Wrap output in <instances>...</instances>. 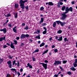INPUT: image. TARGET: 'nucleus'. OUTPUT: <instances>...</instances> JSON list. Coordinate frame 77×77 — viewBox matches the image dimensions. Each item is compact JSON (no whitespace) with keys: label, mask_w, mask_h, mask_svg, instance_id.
Returning <instances> with one entry per match:
<instances>
[{"label":"nucleus","mask_w":77,"mask_h":77,"mask_svg":"<svg viewBox=\"0 0 77 77\" xmlns=\"http://www.w3.org/2000/svg\"><path fill=\"white\" fill-rule=\"evenodd\" d=\"M19 3L20 4V7H21V8L22 9H24V1H20Z\"/></svg>","instance_id":"1"},{"label":"nucleus","mask_w":77,"mask_h":77,"mask_svg":"<svg viewBox=\"0 0 77 77\" xmlns=\"http://www.w3.org/2000/svg\"><path fill=\"white\" fill-rule=\"evenodd\" d=\"M56 22L58 25H59V24H60L61 26H65V25L66 24V23L65 22H62L59 21H57Z\"/></svg>","instance_id":"2"},{"label":"nucleus","mask_w":77,"mask_h":77,"mask_svg":"<svg viewBox=\"0 0 77 77\" xmlns=\"http://www.w3.org/2000/svg\"><path fill=\"white\" fill-rule=\"evenodd\" d=\"M67 13H65V12L64 13H63L62 14V17L61 19L63 20H64L65 19V18L67 17V15H66V14Z\"/></svg>","instance_id":"3"},{"label":"nucleus","mask_w":77,"mask_h":77,"mask_svg":"<svg viewBox=\"0 0 77 77\" xmlns=\"http://www.w3.org/2000/svg\"><path fill=\"white\" fill-rule=\"evenodd\" d=\"M40 64H41L43 66L44 68H45V69H47V64H45L43 63H39Z\"/></svg>","instance_id":"4"},{"label":"nucleus","mask_w":77,"mask_h":77,"mask_svg":"<svg viewBox=\"0 0 77 77\" xmlns=\"http://www.w3.org/2000/svg\"><path fill=\"white\" fill-rule=\"evenodd\" d=\"M7 64H8L9 67L10 68H12V64H11V61H8L7 62Z\"/></svg>","instance_id":"5"},{"label":"nucleus","mask_w":77,"mask_h":77,"mask_svg":"<svg viewBox=\"0 0 77 77\" xmlns=\"http://www.w3.org/2000/svg\"><path fill=\"white\" fill-rule=\"evenodd\" d=\"M1 32H3L4 33H6L7 32V30L6 28H4L3 29H0Z\"/></svg>","instance_id":"6"},{"label":"nucleus","mask_w":77,"mask_h":77,"mask_svg":"<svg viewBox=\"0 0 77 77\" xmlns=\"http://www.w3.org/2000/svg\"><path fill=\"white\" fill-rule=\"evenodd\" d=\"M55 63H54V65H56L57 64L59 65V64H61V61H55Z\"/></svg>","instance_id":"7"},{"label":"nucleus","mask_w":77,"mask_h":77,"mask_svg":"<svg viewBox=\"0 0 77 77\" xmlns=\"http://www.w3.org/2000/svg\"><path fill=\"white\" fill-rule=\"evenodd\" d=\"M13 30L14 32L16 33H17V26H15L14 28H13Z\"/></svg>","instance_id":"8"},{"label":"nucleus","mask_w":77,"mask_h":77,"mask_svg":"<svg viewBox=\"0 0 77 77\" xmlns=\"http://www.w3.org/2000/svg\"><path fill=\"white\" fill-rule=\"evenodd\" d=\"M65 14H67V13H68V12H69V8H68V7H67L65 9Z\"/></svg>","instance_id":"9"},{"label":"nucleus","mask_w":77,"mask_h":77,"mask_svg":"<svg viewBox=\"0 0 77 77\" xmlns=\"http://www.w3.org/2000/svg\"><path fill=\"white\" fill-rule=\"evenodd\" d=\"M26 38V35L25 34H22L21 35V36L20 37V38Z\"/></svg>","instance_id":"10"},{"label":"nucleus","mask_w":77,"mask_h":77,"mask_svg":"<svg viewBox=\"0 0 77 77\" xmlns=\"http://www.w3.org/2000/svg\"><path fill=\"white\" fill-rule=\"evenodd\" d=\"M5 36L3 37H1L0 38V41H2L3 40H5Z\"/></svg>","instance_id":"11"},{"label":"nucleus","mask_w":77,"mask_h":77,"mask_svg":"<svg viewBox=\"0 0 77 77\" xmlns=\"http://www.w3.org/2000/svg\"><path fill=\"white\" fill-rule=\"evenodd\" d=\"M43 21H44V19L42 17L41 18V21H40L39 23V24H41V23H43Z\"/></svg>","instance_id":"12"},{"label":"nucleus","mask_w":77,"mask_h":77,"mask_svg":"<svg viewBox=\"0 0 77 77\" xmlns=\"http://www.w3.org/2000/svg\"><path fill=\"white\" fill-rule=\"evenodd\" d=\"M57 41H62V36L59 37V39H57Z\"/></svg>","instance_id":"13"},{"label":"nucleus","mask_w":77,"mask_h":77,"mask_svg":"<svg viewBox=\"0 0 77 77\" xmlns=\"http://www.w3.org/2000/svg\"><path fill=\"white\" fill-rule=\"evenodd\" d=\"M11 70L13 72H14V71H15V73H17V71L16 70V69H11Z\"/></svg>","instance_id":"14"},{"label":"nucleus","mask_w":77,"mask_h":77,"mask_svg":"<svg viewBox=\"0 0 77 77\" xmlns=\"http://www.w3.org/2000/svg\"><path fill=\"white\" fill-rule=\"evenodd\" d=\"M70 69H71V70L73 71H75L76 70V69L74 68V67L73 66H72L71 68H70Z\"/></svg>","instance_id":"15"},{"label":"nucleus","mask_w":77,"mask_h":77,"mask_svg":"<svg viewBox=\"0 0 77 77\" xmlns=\"http://www.w3.org/2000/svg\"><path fill=\"white\" fill-rule=\"evenodd\" d=\"M4 15H5V17H11V14L9 13V14H7V15H6L5 14H4Z\"/></svg>","instance_id":"16"},{"label":"nucleus","mask_w":77,"mask_h":77,"mask_svg":"<svg viewBox=\"0 0 77 77\" xmlns=\"http://www.w3.org/2000/svg\"><path fill=\"white\" fill-rule=\"evenodd\" d=\"M27 66L29 68H32V66L31 65H30V63H29L27 64Z\"/></svg>","instance_id":"17"},{"label":"nucleus","mask_w":77,"mask_h":77,"mask_svg":"<svg viewBox=\"0 0 77 77\" xmlns=\"http://www.w3.org/2000/svg\"><path fill=\"white\" fill-rule=\"evenodd\" d=\"M45 44L44 42L42 43V44L40 45V47H43V46H44Z\"/></svg>","instance_id":"18"},{"label":"nucleus","mask_w":77,"mask_h":77,"mask_svg":"<svg viewBox=\"0 0 77 77\" xmlns=\"http://www.w3.org/2000/svg\"><path fill=\"white\" fill-rule=\"evenodd\" d=\"M48 5L50 6H53L54 4L52 2H49L48 3Z\"/></svg>","instance_id":"19"},{"label":"nucleus","mask_w":77,"mask_h":77,"mask_svg":"<svg viewBox=\"0 0 77 77\" xmlns=\"http://www.w3.org/2000/svg\"><path fill=\"white\" fill-rule=\"evenodd\" d=\"M19 5L18 4L16 3L15 5V8H18Z\"/></svg>","instance_id":"20"},{"label":"nucleus","mask_w":77,"mask_h":77,"mask_svg":"<svg viewBox=\"0 0 77 77\" xmlns=\"http://www.w3.org/2000/svg\"><path fill=\"white\" fill-rule=\"evenodd\" d=\"M66 8V7H65V6H64L62 7L61 9H62V11H65V9Z\"/></svg>","instance_id":"21"},{"label":"nucleus","mask_w":77,"mask_h":77,"mask_svg":"<svg viewBox=\"0 0 77 77\" xmlns=\"http://www.w3.org/2000/svg\"><path fill=\"white\" fill-rule=\"evenodd\" d=\"M10 47L12 48H15V47L12 44L10 45Z\"/></svg>","instance_id":"22"},{"label":"nucleus","mask_w":77,"mask_h":77,"mask_svg":"<svg viewBox=\"0 0 77 77\" xmlns=\"http://www.w3.org/2000/svg\"><path fill=\"white\" fill-rule=\"evenodd\" d=\"M24 29L26 30H28L29 29V26H26V27H24Z\"/></svg>","instance_id":"23"},{"label":"nucleus","mask_w":77,"mask_h":77,"mask_svg":"<svg viewBox=\"0 0 77 77\" xmlns=\"http://www.w3.org/2000/svg\"><path fill=\"white\" fill-rule=\"evenodd\" d=\"M48 51V49L46 51H45L44 52H43L42 54V55H44V54H45V53H47V52Z\"/></svg>","instance_id":"24"},{"label":"nucleus","mask_w":77,"mask_h":77,"mask_svg":"<svg viewBox=\"0 0 77 77\" xmlns=\"http://www.w3.org/2000/svg\"><path fill=\"white\" fill-rule=\"evenodd\" d=\"M73 65L74 67H77V64L76 63H73Z\"/></svg>","instance_id":"25"},{"label":"nucleus","mask_w":77,"mask_h":77,"mask_svg":"<svg viewBox=\"0 0 77 77\" xmlns=\"http://www.w3.org/2000/svg\"><path fill=\"white\" fill-rule=\"evenodd\" d=\"M62 32V31L61 30H59L57 32V33L59 34H60Z\"/></svg>","instance_id":"26"},{"label":"nucleus","mask_w":77,"mask_h":77,"mask_svg":"<svg viewBox=\"0 0 77 77\" xmlns=\"http://www.w3.org/2000/svg\"><path fill=\"white\" fill-rule=\"evenodd\" d=\"M56 22H54L53 24V27H56Z\"/></svg>","instance_id":"27"},{"label":"nucleus","mask_w":77,"mask_h":77,"mask_svg":"<svg viewBox=\"0 0 77 77\" xmlns=\"http://www.w3.org/2000/svg\"><path fill=\"white\" fill-rule=\"evenodd\" d=\"M70 11L71 12H72V7H70L69 8V11Z\"/></svg>","instance_id":"28"},{"label":"nucleus","mask_w":77,"mask_h":77,"mask_svg":"<svg viewBox=\"0 0 77 77\" xmlns=\"http://www.w3.org/2000/svg\"><path fill=\"white\" fill-rule=\"evenodd\" d=\"M35 38L37 39H41V38H40V35H39L38 36H36Z\"/></svg>","instance_id":"29"},{"label":"nucleus","mask_w":77,"mask_h":77,"mask_svg":"<svg viewBox=\"0 0 77 77\" xmlns=\"http://www.w3.org/2000/svg\"><path fill=\"white\" fill-rule=\"evenodd\" d=\"M14 44L15 45H17L18 43V42H17V40H14Z\"/></svg>","instance_id":"30"},{"label":"nucleus","mask_w":77,"mask_h":77,"mask_svg":"<svg viewBox=\"0 0 77 77\" xmlns=\"http://www.w3.org/2000/svg\"><path fill=\"white\" fill-rule=\"evenodd\" d=\"M60 69H61V71H63V70H64V69H63V68H62V67L60 66Z\"/></svg>","instance_id":"31"},{"label":"nucleus","mask_w":77,"mask_h":77,"mask_svg":"<svg viewBox=\"0 0 77 77\" xmlns=\"http://www.w3.org/2000/svg\"><path fill=\"white\" fill-rule=\"evenodd\" d=\"M39 51V49H38L37 50H35V51H34V53H36L38 52Z\"/></svg>","instance_id":"32"},{"label":"nucleus","mask_w":77,"mask_h":77,"mask_svg":"<svg viewBox=\"0 0 77 77\" xmlns=\"http://www.w3.org/2000/svg\"><path fill=\"white\" fill-rule=\"evenodd\" d=\"M8 26L10 27H12V24H11V23H9L8 24Z\"/></svg>","instance_id":"33"},{"label":"nucleus","mask_w":77,"mask_h":77,"mask_svg":"<svg viewBox=\"0 0 77 77\" xmlns=\"http://www.w3.org/2000/svg\"><path fill=\"white\" fill-rule=\"evenodd\" d=\"M66 62H67V61L66 60H64L63 61V63H66Z\"/></svg>","instance_id":"34"},{"label":"nucleus","mask_w":77,"mask_h":77,"mask_svg":"<svg viewBox=\"0 0 77 77\" xmlns=\"http://www.w3.org/2000/svg\"><path fill=\"white\" fill-rule=\"evenodd\" d=\"M46 33H47V31H44L43 32V33L44 35H45V34H46Z\"/></svg>","instance_id":"35"},{"label":"nucleus","mask_w":77,"mask_h":77,"mask_svg":"<svg viewBox=\"0 0 77 77\" xmlns=\"http://www.w3.org/2000/svg\"><path fill=\"white\" fill-rule=\"evenodd\" d=\"M29 36H30L28 34H25V38H26V37H27V38H28V37H29Z\"/></svg>","instance_id":"36"},{"label":"nucleus","mask_w":77,"mask_h":77,"mask_svg":"<svg viewBox=\"0 0 77 77\" xmlns=\"http://www.w3.org/2000/svg\"><path fill=\"white\" fill-rule=\"evenodd\" d=\"M6 77H11V75H10L9 74H7V75L6 76Z\"/></svg>","instance_id":"37"},{"label":"nucleus","mask_w":77,"mask_h":77,"mask_svg":"<svg viewBox=\"0 0 77 77\" xmlns=\"http://www.w3.org/2000/svg\"><path fill=\"white\" fill-rule=\"evenodd\" d=\"M17 13H16L15 15H14V17L15 18H17Z\"/></svg>","instance_id":"38"},{"label":"nucleus","mask_w":77,"mask_h":77,"mask_svg":"<svg viewBox=\"0 0 77 77\" xmlns=\"http://www.w3.org/2000/svg\"><path fill=\"white\" fill-rule=\"evenodd\" d=\"M25 8L27 10L28 9H29V6L27 5L25 7Z\"/></svg>","instance_id":"39"},{"label":"nucleus","mask_w":77,"mask_h":77,"mask_svg":"<svg viewBox=\"0 0 77 77\" xmlns=\"http://www.w3.org/2000/svg\"><path fill=\"white\" fill-rule=\"evenodd\" d=\"M44 9V8L43 7H42L40 8V10H41V11H42Z\"/></svg>","instance_id":"40"},{"label":"nucleus","mask_w":77,"mask_h":77,"mask_svg":"<svg viewBox=\"0 0 77 77\" xmlns=\"http://www.w3.org/2000/svg\"><path fill=\"white\" fill-rule=\"evenodd\" d=\"M68 74H69V75H71V72H67Z\"/></svg>","instance_id":"41"},{"label":"nucleus","mask_w":77,"mask_h":77,"mask_svg":"<svg viewBox=\"0 0 77 77\" xmlns=\"http://www.w3.org/2000/svg\"><path fill=\"white\" fill-rule=\"evenodd\" d=\"M58 50H57V49H55L54 50V52H55V53H57V52Z\"/></svg>","instance_id":"42"},{"label":"nucleus","mask_w":77,"mask_h":77,"mask_svg":"<svg viewBox=\"0 0 77 77\" xmlns=\"http://www.w3.org/2000/svg\"><path fill=\"white\" fill-rule=\"evenodd\" d=\"M32 60H33V61H35L36 60V59H35V58H34L33 57Z\"/></svg>","instance_id":"43"},{"label":"nucleus","mask_w":77,"mask_h":77,"mask_svg":"<svg viewBox=\"0 0 77 77\" xmlns=\"http://www.w3.org/2000/svg\"><path fill=\"white\" fill-rule=\"evenodd\" d=\"M16 62V60H14L13 62V65H14L15 64V63Z\"/></svg>","instance_id":"44"},{"label":"nucleus","mask_w":77,"mask_h":77,"mask_svg":"<svg viewBox=\"0 0 77 77\" xmlns=\"http://www.w3.org/2000/svg\"><path fill=\"white\" fill-rule=\"evenodd\" d=\"M64 40L65 42H66V41H67V38H64Z\"/></svg>","instance_id":"45"},{"label":"nucleus","mask_w":77,"mask_h":77,"mask_svg":"<svg viewBox=\"0 0 77 77\" xmlns=\"http://www.w3.org/2000/svg\"><path fill=\"white\" fill-rule=\"evenodd\" d=\"M59 3H60V5H62L63 4V3H62V2H60Z\"/></svg>","instance_id":"46"},{"label":"nucleus","mask_w":77,"mask_h":77,"mask_svg":"<svg viewBox=\"0 0 77 77\" xmlns=\"http://www.w3.org/2000/svg\"><path fill=\"white\" fill-rule=\"evenodd\" d=\"M57 7L58 8H60V5L58 4L57 5Z\"/></svg>","instance_id":"47"},{"label":"nucleus","mask_w":77,"mask_h":77,"mask_svg":"<svg viewBox=\"0 0 77 77\" xmlns=\"http://www.w3.org/2000/svg\"><path fill=\"white\" fill-rule=\"evenodd\" d=\"M74 63H77V59H75V62Z\"/></svg>","instance_id":"48"},{"label":"nucleus","mask_w":77,"mask_h":77,"mask_svg":"<svg viewBox=\"0 0 77 77\" xmlns=\"http://www.w3.org/2000/svg\"><path fill=\"white\" fill-rule=\"evenodd\" d=\"M3 59H1H1H0V62H3Z\"/></svg>","instance_id":"49"},{"label":"nucleus","mask_w":77,"mask_h":77,"mask_svg":"<svg viewBox=\"0 0 77 77\" xmlns=\"http://www.w3.org/2000/svg\"><path fill=\"white\" fill-rule=\"evenodd\" d=\"M6 47H7V46L6 45H5L3 47L4 48H6Z\"/></svg>","instance_id":"50"},{"label":"nucleus","mask_w":77,"mask_h":77,"mask_svg":"<svg viewBox=\"0 0 77 77\" xmlns=\"http://www.w3.org/2000/svg\"><path fill=\"white\" fill-rule=\"evenodd\" d=\"M16 39L17 40H18L20 39V37H17V38H16Z\"/></svg>","instance_id":"51"},{"label":"nucleus","mask_w":77,"mask_h":77,"mask_svg":"<svg viewBox=\"0 0 77 77\" xmlns=\"http://www.w3.org/2000/svg\"><path fill=\"white\" fill-rule=\"evenodd\" d=\"M46 25V23H43L42 24V26H45Z\"/></svg>","instance_id":"52"},{"label":"nucleus","mask_w":77,"mask_h":77,"mask_svg":"<svg viewBox=\"0 0 77 77\" xmlns=\"http://www.w3.org/2000/svg\"><path fill=\"white\" fill-rule=\"evenodd\" d=\"M45 63H48V61L47 60H45Z\"/></svg>","instance_id":"53"},{"label":"nucleus","mask_w":77,"mask_h":77,"mask_svg":"<svg viewBox=\"0 0 77 77\" xmlns=\"http://www.w3.org/2000/svg\"><path fill=\"white\" fill-rule=\"evenodd\" d=\"M22 25L23 26H24L26 25V24H25V23H22Z\"/></svg>","instance_id":"54"},{"label":"nucleus","mask_w":77,"mask_h":77,"mask_svg":"<svg viewBox=\"0 0 77 77\" xmlns=\"http://www.w3.org/2000/svg\"><path fill=\"white\" fill-rule=\"evenodd\" d=\"M43 29H44V30H45V31H47V28H46V27H44Z\"/></svg>","instance_id":"55"},{"label":"nucleus","mask_w":77,"mask_h":77,"mask_svg":"<svg viewBox=\"0 0 77 77\" xmlns=\"http://www.w3.org/2000/svg\"><path fill=\"white\" fill-rule=\"evenodd\" d=\"M58 38H59V37H58V36H56L55 37V39H58Z\"/></svg>","instance_id":"56"},{"label":"nucleus","mask_w":77,"mask_h":77,"mask_svg":"<svg viewBox=\"0 0 77 77\" xmlns=\"http://www.w3.org/2000/svg\"><path fill=\"white\" fill-rule=\"evenodd\" d=\"M58 75H56V74H55L54 75V76H55V77H58Z\"/></svg>","instance_id":"57"},{"label":"nucleus","mask_w":77,"mask_h":77,"mask_svg":"<svg viewBox=\"0 0 77 77\" xmlns=\"http://www.w3.org/2000/svg\"><path fill=\"white\" fill-rule=\"evenodd\" d=\"M17 74H18V76H20V72H18Z\"/></svg>","instance_id":"58"},{"label":"nucleus","mask_w":77,"mask_h":77,"mask_svg":"<svg viewBox=\"0 0 77 77\" xmlns=\"http://www.w3.org/2000/svg\"><path fill=\"white\" fill-rule=\"evenodd\" d=\"M23 2H24V3H25V2H27V0H24V1H23Z\"/></svg>","instance_id":"59"},{"label":"nucleus","mask_w":77,"mask_h":77,"mask_svg":"<svg viewBox=\"0 0 77 77\" xmlns=\"http://www.w3.org/2000/svg\"><path fill=\"white\" fill-rule=\"evenodd\" d=\"M72 5H74V1H72Z\"/></svg>","instance_id":"60"},{"label":"nucleus","mask_w":77,"mask_h":77,"mask_svg":"<svg viewBox=\"0 0 77 77\" xmlns=\"http://www.w3.org/2000/svg\"><path fill=\"white\" fill-rule=\"evenodd\" d=\"M23 69H20V71L21 72H23Z\"/></svg>","instance_id":"61"},{"label":"nucleus","mask_w":77,"mask_h":77,"mask_svg":"<svg viewBox=\"0 0 77 77\" xmlns=\"http://www.w3.org/2000/svg\"><path fill=\"white\" fill-rule=\"evenodd\" d=\"M51 39H52V37H51L49 38V41H51Z\"/></svg>","instance_id":"62"},{"label":"nucleus","mask_w":77,"mask_h":77,"mask_svg":"<svg viewBox=\"0 0 77 77\" xmlns=\"http://www.w3.org/2000/svg\"><path fill=\"white\" fill-rule=\"evenodd\" d=\"M8 22H9V20H7L6 21V22L5 23L6 24H7V23H8Z\"/></svg>","instance_id":"63"},{"label":"nucleus","mask_w":77,"mask_h":77,"mask_svg":"<svg viewBox=\"0 0 77 77\" xmlns=\"http://www.w3.org/2000/svg\"><path fill=\"white\" fill-rule=\"evenodd\" d=\"M37 32H38V33L40 32V30H38L37 31Z\"/></svg>","instance_id":"64"}]
</instances>
